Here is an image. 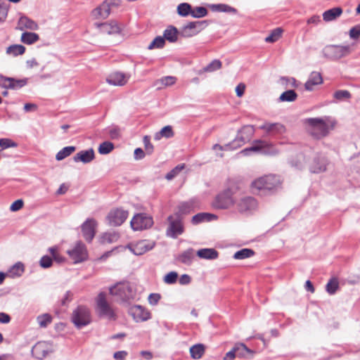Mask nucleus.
I'll return each mask as SVG.
<instances>
[{
  "mask_svg": "<svg viewBox=\"0 0 360 360\" xmlns=\"http://www.w3.org/2000/svg\"><path fill=\"white\" fill-rule=\"evenodd\" d=\"M337 123L335 118L331 116L309 117L303 120L307 133L317 140L328 136L335 129Z\"/></svg>",
  "mask_w": 360,
  "mask_h": 360,
  "instance_id": "obj_1",
  "label": "nucleus"
},
{
  "mask_svg": "<svg viewBox=\"0 0 360 360\" xmlns=\"http://www.w3.org/2000/svg\"><path fill=\"white\" fill-rule=\"evenodd\" d=\"M280 178L276 175H265L254 180L251 184L253 192L266 195L275 191L280 186Z\"/></svg>",
  "mask_w": 360,
  "mask_h": 360,
  "instance_id": "obj_2",
  "label": "nucleus"
},
{
  "mask_svg": "<svg viewBox=\"0 0 360 360\" xmlns=\"http://www.w3.org/2000/svg\"><path fill=\"white\" fill-rule=\"evenodd\" d=\"M110 293L123 302H129L136 298V290L129 282L118 283L110 288Z\"/></svg>",
  "mask_w": 360,
  "mask_h": 360,
  "instance_id": "obj_3",
  "label": "nucleus"
},
{
  "mask_svg": "<svg viewBox=\"0 0 360 360\" xmlns=\"http://www.w3.org/2000/svg\"><path fill=\"white\" fill-rule=\"evenodd\" d=\"M252 152H262L266 155H276L278 153V150L275 146L270 142L264 140H255L252 143V146L249 148H246L238 154L244 156L249 155Z\"/></svg>",
  "mask_w": 360,
  "mask_h": 360,
  "instance_id": "obj_4",
  "label": "nucleus"
},
{
  "mask_svg": "<svg viewBox=\"0 0 360 360\" xmlns=\"http://www.w3.org/2000/svg\"><path fill=\"white\" fill-rule=\"evenodd\" d=\"M96 311L100 317L106 318L110 320L115 319L116 315L113 308L106 300V294L100 292L96 299Z\"/></svg>",
  "mask_w": 360,
  "mask_h": 360,
  "instance_id": "obj_5",
  "label": "nucleus"
},
{
  "mask_svg": "<svg viewBox=\"0 0 360 360\" xmlns=\"http://www.w3.org/2000/svg\"><path fill=\"white\" fill-rule=\"evenodd\" d=\"M71 319L75 326L81 328L90 323V311L88 308L79 306L72 311Z\"/></svg>",
  "mask_w": 360,
  "mask_h": 360,
  "instance_id": "obj_6",
  "label": "nucleus"
},
{
  "mask_svg": "<svg viewBox=\"0 0 360 360\" xmlns=\"http://www.w3.org/2000/svg\"><path fill=\"white\" fill-rule=\"evenodd\" d=\"M255 127L252 125H245L237 132L236 139L233 141V148H238L248 142L255 134Z\"/></svg>",
  "mask_w": 360,
  "mask_h": 360,
  "instance_id": "obj_7",
  "label": "nucleus"
},
{
  "mask_svg": "<svg viewBox=\"0 0 360 360\" xmlns=\"http://www.w3.org/2000/svg\"><path fill=\"white\" fill-rule=\"evenodd\" d=\"M349 53L348 46L329 45L323 49L324 56L330 60H338Z\"/></svg>",
  "mask_w": 360,
  "mask_h": 360,
  "instance_id": "obj_8",
  "label": "nucleus"
},
{
  "mask_svg": "<svg viewBox=\"0 0 360 360\" xmlns=\"http://www.w3.org/2000/svg\"><path fill=\"white\" fill-rule=\"evenodd\" d=\"M207 25V20L191 22L182 27L179 30V35L186 38L193 37L206 27Z\"/></svg>",
  "mask_w": 360,
  "mask_h": 360,
  "instance_id": "obj_9",
  "label": "nucleus"
},
{
  "mask_svg": "<svg viewBox=\"0 0 360 360\" xmlns=\"http://www.w3.org/2000/svg\"><path fill=\"white\" fill-rule=\"evenodd\" d=\"M130 224L134 231H140L150 228L153 224V219L147 214H136L131 220Z\"/></svg>",
  "mask_w": 360,
  "mask_h": 360,
  "instance_id": "obj_10",
  "label": "nucleus"
},
{
  "mask_svg": "<svg viewBox=\"0 0 360 360\" xmlns=\"http://www.w3.org/2000/svg\"><path fill=\"white\" fill-rule=\"evenodd\" d=\"M119 0H105L92 11V15L96 19H105L110 13L112 6H118Z\"/></svg>",
  "mask_w": 360,
  "mask_h": 360,
  "instance_id": "obj_11",
  "label": "nucleus"
},
{
  "mask_svg": "<svg viewBox=\"0 0 360 360\" xmlns=\"http://www.w3.org/2000/svg\"><path fill=\"white\" fill-rule=\"evenodd\" d=\"M169 226L167 229V236L173 238H177L184 232V226L181 217L179 214L168 217Z\"/></svg>",
  "mask_w": 360,
  "mask_h": 360,
  "instance_id": "obj_12",
  "label": "nucleus"
},
{
  "mask_svg": "<svg viewBox=\"0 0 360 360\" xmlns=\"http://www.w3.org/2000/svg\"><path fill=\"white\" fill-rule=\"evenodd\" d=\"M67 253L75 264L82 262L88 258L86 246L81 241L77 242L75 247L68 250Z\"/></svg>",
  "mask_w": 360,
  "mask_h": 360,
  "instance_id": "obj_13",
  "label": "nucleus"
},
{
  "mask_svg": "<svg viewBox=\"0 0 360 360\" xmlns=\"http://www.w3.org/2000/svg\"><path fill=\"white\" fill-rule=\"evenodd\" d=\"M54 352V346L52 342L40 341L34 345L32 349V353L38 359H43L46 356Z\"/></svg>",
  "mask_w": 360,
  "mask_h": 360,
  "instance_id": "obj_14",
  "label": "nucleus"
},
{
  "mask_svg": "<svg viewBox=\"0 0 360 360\" xmlns=\"http://www.w3.org/2000/svg\"><path fill=\"white\" fill-rule=\"evenodd\" d=\"M232 192L227 189L219 194L212 202V205L217 209H227L233 204Z\"/></svg>",
  "mask_w": 360,
  "mask_h": 360,
  "instance_id": "obj_15",
  "label": "nucleus"
},
{
  "mask_svg": "<svg viewBox=\"0 0 360 360\" xmlns=\"http://www.w3.org/2000/svg\"><path fill=\"white\" fill-rule=\"evenodd\" d=\"M127 211L117 208L111 210L107 216L108 223L111 226H120L128 217Z\"/></svg>",
  "mask_w": 360,
  "mask_h": 360,
  "instance_id": "obj_16",
  "label": "nucleus"
},
{
  "mask_svg": "<svg viewBox=\"0 0 360 360\" xmlns=\"http://www.w3.org/2000/svg\"><path fill=\"white\" fill-rule=\"evenodd\" d=\"M27 78L15 79L0 75V88L6 89L15 88L20 89L25 86L27 84Z\"/></svg>",
  "mask_w": 360,
  "mask_h": 360,
  "instance_id": "obj_17",
  "label": "nucleus"
},
{
  "mask_svg": "<svg viewBox=\"0 0 360 360\" xmlns=\"http://www.w3.org/2000/svg\"><path fill=\"white\" fill-rule=\"evenodd\" d=\"M155 242L147 240H139L135 243H131L128 248L136 255H142L155 247Z\"/></svg>",
  "mask_w": 360,
  "mask_h": 360,
  "instance_id": "obj_18",
  "label": "nucleus"
},
{
  "mask_svg": "<svg viewBox=\"0 0 360 360\" xmlns=\"http://www.w3.org/2000/svg\"><path fill=\"white\" fill-rule=\"evenodd\" d=\"M129 313L136 322H143L150 319V313L141 305L131 307Z\"/></svg>",
  "mask_w": 360,
  "mask_h": 360,
  "instance_id": "obj_19",
  "label": "nucleus"
},
{
  "mask_svg": "<svg viewBox=\"0 0 360 360\" xmlns=\"http://www.w3.org/2000/svg\"><path fill=\"white\" fill-rule=\"evenodd\" d=\"M97 223L94 219H86L82 225V231L84 238L91 242L95 236Z\"/></svg>",
  "mask_w": 360,
  "mask_h": 360,
  "instance_id": "obj_20",
  "label": "nucleus"
},
{
  "mask_svg": "<svg viewBox=\"0 0 360 360\" xmlns=\"http://www.w3.org/2000/svg\"><path fill=\"white\" fill-rule=\"evenodd\" d=\"M259 128L264 130L266 136L283 134L285 131V126L281 123L265 122Z\"/></svg>",
  "mask_w": 360,
  "mask_h": 360,
  "instance_id": "obj_21",
  "label": "nucleus"
},
{
  "mask_svg": "<svg viewBox=\"0 0 360 360\" xmlns=\"http://www.w3.org/2000/svg\"><path fill=\"white\" fill-rule=\"evenodd\" d=\"M257 207V200L250 196L243 197L237 203V207L240 212H247L255 210Z\"/></svg>",
  "mask_w": 360,
  "mask_h": 360,
  "instance_id": "obj_22",
  "label": "nucleus"
},
{
  "mask_svg": "<svg viewBox=\"0 0 360 360\" xmlns=\"http://www.w3.org/2000/svg\"><path fill=\"white\" fill-rule=\"evenodd\" d=\"M328 160L324 155H317L314 158L311 165L310 170L313 173L323 172L326 170Z\"/></svg>",
  "mask_w": 360,
  "mask_h": 360,
  "instance_id": "obj_23",
  "label": "nucleus"
},
{
  "mask_svg": "<svg viewBox=\"0 0 360 360\" xmlns=\"http://www.w3.org/2000/svg\"><path fill=\"white\" fill-rule=\"evenodd\" d=\"M129 79V75L120 72H115L108 77L106 81L108 83L114 86H121L124 85L128 82Z\"/></svg>",
  "mask_w": 360,
  "mask_h": 360,
  "instance_id": "obj_24",
  "label": "nucleus"
},
{
  "mask_svg": "<svg viewBox=\"0 0 360 360\" xmlns=\"http://www.w3.org/2000/svg\"><path fill=\"white\" fill-rule=\"evenodd\" d=\"M95 158L94 150L92 148L78 152L74 157L75 162H82L84 164L91 162Z\"/></svg>",
  "mask_w": 360,
  "mask_h": 360,
  "instance_id": "obj_25",
  "label": "nucleus"
},
{
  "mask_svg": "<svg viewBox=\"0 0 360 360\" xmlns=\"http://www.w3.org/2000/svg\"><path fill=\"white\" fill-rule=\"evenodd\" d=\"M18 28L20 30L25 29L37 30L39 28L37 23L27 16H21L18 20Z\"/></svg>",
  "mask_w": 360,
  "mask_h": 360,
  "instance_id": "obj_26",
  "label": "nucleus"
},
{
  "mask_svg": "<svg viewBox=\"0 0 360 360\" xmlns=\"http://www.w3.org/2000/svg\"><path fill=\"white\" fill-rule=\"evenodd\" d=\"M98 26L103 34H114L120 32V28L115 21L101 23Z\"/></svg>",
  "mask_w": 360,
  "mask_h": 360,
  "instance_id": "obj_27",
  "label": "nucleus"
},
{
  "mask_svg": "<svg viewBox=\"0 0 360 360\" xmlns=\"http://www.w3.org/2000/svg\"><path fill=\"white\" fill-rule=\"evenodd\" d=\"M196 255L200 259L213 260L219 257V252L214 248H202L196 252Z\"/></svg>",
  "mask_w": 360,
  "mask_h": 360,
  "instance_id": "obj_28",
  "label": "nucleus"
},
{
  "mask_svg": "<svg viewBox=\"0 0 360 360\" xmlns=\"http://www.w3.org/2000/svg\"><path fill=\"white\" fill-rule=\"evenodd\" d=\"M342 13V9L340 7H335L326 11L323 13V19L326 22H330L338 18Z\"/></svg>",
  "mask_w": 360,
  "mask_h": 360,
  "instance_id": "obj_29",
  "label": "nucleus"
},
{
  "mask_svg": "<svg viewBox=\"0 0 360 360\" xmlns=\"http://www.w3.org/2000/svg\"><path fill=\"white\" fill-rule=\"evenodd\" d=\"M178 34L179 31L174 26L170 25L164 31L162 37L165 40L174 43L177 41Z\"/></svg>",
  "mask_w": 360,
  "mask_h": 360,
  "instance_id": "obj_30",
  "label": "nucleus"
},
{
  "mask_svg": "<svg viewBox=\"0 0 360 360\" xmlns=\"http://www.w3.org/2000/svg\"><path fill=\"white\" fill-rule=\"evenodd\" d=\"M195 257L194 250L193 248H188L180 254L177 260L182 264L190 265Z\"/></svg>",
  "mask_w": 360,
  "mask_h": 360,
  "instance_id": "obj_31",
  "label": "nucleus"
},
{
  "mask_svg": "<svg viewBox=\"0 0 360 360\" xmlns=\"http://www.w3.org/2000/svg\"><path fill=\"white\" fill-rule=\"evenodd\" d=\"M222 66L221 62L218 59H214L209 64H207L205 67L199 70L198 72V75H202L205 72H214L219 69H221Z\"/></svg>",
  "mask_w": 360,
  "mask_h": 360,
  "instance_id": "obj_32",
  "label": "nucleus"
},
{
  "mask_svg": "<svg viewBox=\"0 0 360 360\" xmlns=\"http://www.w3.org/2000/svg\"><path fill=\"white\" fill-rule=\"evenodd\" d=\"M323 82L322 77L319 72H313L311 73L309 79L305 83L306 90H311L314 85L320 84Z\"/></svg>",
  "mask_w": 360,
  "mask_h": 360,
  "instance_id": "obj_33",
  "label": "nucleus"
},
{
  "mask_svg": "<svg viewBox=\"0 0 360 360\" xmlns=\"http://www.w3.org/2000/svg\"><path fill=\"white\" fill-rule=\"evenodd\" d=\"M208 6L214 12L237 13L236 8L224 4H210Z\"/></svg>",
  "mask_w": 360,
  "mask_h": 360,
  "instance_id": "obj_34",
  "label": "nucleus"
},
{
  "mask_svg": "<svg viewBox=\"0 0 360 360\" xmlns=\"http://www.w3.org/2000/svg\"><path fill=\"white\" fill-rule=\"evenodd\" d=\"M25 271V267L22 263L17 262L13 265L7 273V276L15 278L20 276Z\"/></svg>",
  "mask_w": 360,
  "mask_h": 360,
  "instance_id": "obj_35",
  "label": "nucleus"
},
{
  "mask_svg": "<svg viewBox=\"0 0 360 360\" xmlns=\"http://www.w3.org/2000/svg\"><path fill=\"white\" fill-rule=\"evenodd\" d=\"M39 39L38 34L34 32H25L22 34L20 40L26 44H32Z\"/></svg>",
  "mask_w": 360,
  "mask_h": 360,
  "instance_id": "obj_36",
  "label": "nucleus"
},
{
  "mask_svg": "<svg viewBox=\"0 0 360 360\" xmlns=\"http://www.w3.org/2000/svg\"><path fill=\"white\" fill-rule=\"evenodd\" d=\"M191 356L194 359H199L205 353V346L202 344H197L190 348Z\"/></svg>",
  "mask_w": 360,
  "mask_h": 360,
  "instance_id": "obj_37",
  "label": "nucleus"
},
{
  "mask_svg": "<svg viewBox=\"0 0 360 360\" xmlns=\"http://www.w3.org/2000/svg\"><path fill=\"white\" fill-rule=\"evenodd\" d=\"M25 51V47L20 44H13L6 49V53L12 56L22 55Z\"/></svg>",
  "mask_w": 360,
  "mask_h": 360,
  "instance_id": "obj_38",
  "label": "nucleus"
},
{
  "mask_svg": "<svg viewBox=\"0 0 360 360\" xmlns=\"http://www.w3.org/2000/svg\"><path fill=\"white\" fill-rule=\"evenodd\" d=\"M236 345L239 349V350H237V357L238 358L247 359L249 355L252 356L254 354V352L248 348L243 343H236Z\"/></svg>",
  "mask_w": 360,
  "mask_h": 360,
  "instance_id": "obj_39",
  "label": "nucleus"
},
{
  "mask_svg": "<svg viewBox=\"0 0 360 360\" xmlns=\"http://www.w3.org/2000/svg\"><path fill=\"white\" fill-rule=\"evenodd\" d=\"M174 136V131L172 130V127L169 125L164 127L159 132L155 134V139L160 140L162 137H165L167 139L171 138Z\"/></svg>",
  "mask_w": 360,
  "mask_h": 360,
  "instance_id": "obj_40",
  "label": "nucleus"
},
{
  "mask_svg": "<svg viewBox=\"0 0 360 360\" xmlns=\"http://www.w3.org/2000/svg\"><path fill=\"white\" fill-rule=\"evenodd\" d=\"M76 150L75 146H66L61 149L56 155V159L60 161L65 158L70 156Z\"/></svg>",
  "mask_w": 360,
  "mask_h": 360,
  "instance_id": "obj_41",
  "label": "nucleus"
},
{
  "mask_svg": "<svg viewBox=\"0 0 360 360\" xmlns=\"http://www.w3.org/2000/svg\"><path fill=\"white\" fill-rule=\"evenodd\" d=\"M254 255L255 252L252 249L243 248L235 252L233 255V258L236 259H244L246 258H250Z\"/></svg>",
  "mask_w": 360,
  "mask_h": 360,
  "instance_id": "obj_42",
  "label": "nucleus"
},
{
  "mask_svg": "<svg viewBox=\"0 0 360 360\" xmlns=\"http://www.w3.org/2000/svg\"><path fill=\"white\" fill-rule=\"evenodd\" d=\"M177 13L181 17L191 15L192 6L188 3H181L176 8Z\"/></svg>",
  "mask_w": 360,
  "mask_h": 360,
  "instance_id": "obj_43",
  "label": "nucleus"
},
{
  "mask_svg": "<svg viewBox=\"0 0 360 360\" xmlns=\"http://www.w3.org/2000/svg\"><path fill=\"white\" fill-rule=\"evenodd\" d=\"M214 215L208 213H198L192 217L191 222L198 224L205 221H210Z\"/></svg>",
  "mask_w": 360,
  "mask_h": 360,
  "instance_id": "obj_44",
  "label": "nucleus"
},
{
  "mask_svg": "<svg viewBox=\"0 0 360 360\" xmlns=\"http://www.w3.org/2000/svg\"><path fill=\"white\" fill-rule=\"evenodd\" d=\"M52 316L49 314L39 315L37 318V321L41 328H46L52 322Z\"/></svg>",
  "mask_w": 360,
  "mask_h": 360,
  "instance_id": "obj_45",
  "label": "nucleus"
},
{
  "mask_svg": "<svg viewBox=\"0 0 360 360\" xmlns=\"http://www.w3.org/2000/svg\"><path fill=\"white\" fill-rule=\"evenodd\" d=\"M165 44V40L163 37L158 36L156 37L148 45V49L149 50L155 49H162L164 47Z\"/></svg>",
  "mask_w": 360,
  "mask_h": 360,
  "instance_id": "obj_46",
  "label": "nucleus"
},
{
  "mask_svg": "<svg viewBox=\"0 0 360 360\" xmlns=\"http://www.w3.org/2000/svg\"><path fill=\"white\" fill-rule=\"evenodd\" d=\"M338 288L339 282L338 278H332L326 284V290L330 295H333L335 293Z\"/></svg>",
  "mask_w": 360,
  "mask_h": 360,
  "instance_id": "obj_47",
  "label": "nucleus"
},
{
  "mask_svg": "<svg viewBox=\"0 0 360 360\" xmlns=\"http://www.w3.org/2000/svg\"><path fill=\"white\" fill-rule=\"evenodd\" d=\"M114 149V144L110 141H105L100 144L98 153L101 155H107Z\"/></svg>",
  "mask_w": 360,
  "mask_h": 360,
  "instance_id": "obj_48",
  "label": "nucleus"
},
{
  "mask_svg": "<svg viewBox=\"0 0 360 360\" xmlns=\"http://www.w3.org/2000/svg\"><path fill=\"white\" fill-rule=\"evenodd\" d=\"M208 12L206 8L202 6H197L192 8L191 16L195 18H200L206 16Z\"/></svg>",
  "mask_w": 360,
  "mask_h": 360,
  "instance_id": "obj_49",
  "label": "nucleus"
},
{
  "mask_svg": "<svg viewBox=\"0 0 360 360\" xmlns=\"http://www.w3.org/2000/svg\"><path fill=\"white\" fill-rule=\"evenodd\" d=\"M281 34L282 30L279 27L276 28L265 38V41L268 43L275 42L281 37Z\"/></svg>",
  "mask_w": 360,
  "mask_h": 360,
  "instance_id": "obj_50",
  "label": "nucleus"
},
{
  "mask_svg": "<svg viewBox=\"0 0 360 360\" xmlns=\"http://www.w3.org/2000/svg\"><path fill=\"white\" fill-rule=\"evenodd\" d=\"M17 146L18 143L11 139H0V150H3L8 148H16Z\"/></svg>",
  "mask_w": 360,
  "mask_h": 360,
  "instance_id": "obj_51",
  "label": "nucleus"
},
{
  "mask_svg": "<svg viewBox=\"0 0 360 360\" xmlns=\"http://www.w3.org/2000/svg\"><path fill=\"white\" fill-rule=\"evenodd\" d=\"M297 97V95L295 91H283L279 97V101L281 102H292L294 101Z\"/></svg>",
  "mask_w": 360,
  "mask_h": 360,
  "instance_id": "obj_52",
  "label": "nucleus"
},
{
  "mask_svg": "<svg viewBox=\"0 0 360 360\" xmlns=\"http://www.w3.org/2000/svg\"><path fill=\"white\" fill-rule=\"evenodd\" d=\"M118 234L116 233H105L103 235L102 243H112L118 239Z\"/></svg>",
  "mask_w": 360,
  "mask_h": 360,
  "instance_id": "obj_53",
  "label": "nucleus"
},
{
  "mask_svg": "<svg viewBox=\"0 0 360 360\" xmlns=\"http://www.w3.org/2000/svg\"><path fill=\"white\" fill-rule=\"evenodd\" d=\"M192 205V203L190 202L181 203L179 207V213L176 214H179L181 217V215L189 213L191 211Z\"/></svg>",
  "mask_w": 360,
  "mask_h": 360,
  "instance_id": "obj_54",
  "label": "nucleus"
},
{
  "mask_svg": "<svg viewBox=\"0 0 360 360\" xmlns=\"http://www.w3.org/2000/svg\"><path fill=\"white\" fill-rule=\"evenodd\" d=\"M280 81L283 84L285 85V88H297V82L295 79L291 77H281Z\"/></svg>",
  "mask_w": 360,
  "mask_h": 360,
  "instance_id": "obj_55",
  "label": "nucleus"
},
{
  "mask_svg": "<svg viewBox=\"0 0 360 360\" xmlns=\"http://www.w3.org/2000/svg\"><path fill=\"white\" fill-rule=\"evenodd\" d=\"M333 97L338 101H343L348 100L351 97V94L349 91H335Z\"/></svg>",
  "mask_w": 360,
  "mask_h": 360,
  "instance_id": "obj_56",
  "label": "nucleus"
},
{
  "mask_svg": "<svg viewBox=\"0 0 360 360\" xmlns=\"http://www.w3.org/2000/svg\"><path fill=\"white\" fill-rule=\"evenodd\" d=\"M184 168V165H179L176 167H174L172 170L168 172L165 178L167 180H172Z\"/></svg>",
  "mask_w": 360,
  "mask_h": 360,
  "instance_id": "obj_57",
  "label": "nucleus"
},
{
  "mask_svg": "<svg viewBox=\"0 0 360 360\" xmlns=\"http://www.w3.org/2000/svg\"><path fill=\"white\" fill-rule=\"evenodd\" d=\"M178 278V274L175 271L168 273L164 277V282L167 284L175 283Z\"/></svg>",
  "mask_w": 360,
  "mask_h": 360,
  "instance_id": "obj_58",
  "label": "nucleus"
},
{
  "mask_svg": "<svg viewBox=\"0 0 360 360\" xmlns=\"http://www.w3.org/2000/svg\"><path fill=\"white\" fill-rule=\"evenodd\" d=\"M176 81V77L172 76H167L161 78L160 82L162 84V87L170 86L174 84Z\"/></svg>",
  "mask_w": 360,
  "mask_h": 360,
  "instance_id": "obj_59",
  "label": "nucleus"
},
{
  "mask_svg": "<svg viewBox=\"0 0 360 360\" xmlns=\"http://www.w3.org/2000/svg\"><path fill=\"white\" fill-rule=\"evenodd\" d=\"M52 264H53L52 258L47 255L43 256L39 261V264H40L41 267H42L44 269L51 267Z\"/></svg>",
  "mask_w": 360,
  "mask_h": 360,
  "instance_id": "obj_60",
  "label": "nucleus"
},
{
  "mask_svg": "<svg viewBox=\"0 0 360 360\" xmlns=\"http://www.w3.org/2000/svg\"><path fill=\"white\" fill-rule=\"evenodd\" d=\"M143 143L145 146L146 153L148 155L152 154L153 152V146L150 143V137L148 136H145L143 137Z\"/></svg>",
  "mask_w": 360,
  "mask_h": 360,
  "instance_id": "obj_61",
  "label": "nucleus"
},
{
  "mask_svg": "<svg viewBox=\"0 0 360 360\" xmlns=\"http://www.w3.org/2000/svg\"><path fill=\"white\" fill-rule=\"evenodd\" d=\"M8 6L6 3L0 4V22H3L7 17Z\"/></svg>",
  "mask_w": 360,
  "mask_h": 360,
  "instance_id": "obj_62",
  "label": "nucleus"
},
{
  "mask_svg": "<svg viewBox=\"0 0 360 360\" xmlns=\"http://www.w3.org/2000/svg\"><path fill=\"white\" fill-rule=\"evenodd\" d=\"M233 141H231V143H228V144H226L224 146H221L219 144H214L213 146H212V149L214 150H235L236 148H233Z\"/></svg>",
  "mask_w": 360,
  "mask_h": 360,
  "instance_id": "obj_63",
  "label": "nucleus"
},
{
  "mask_svg": "<svg viewBox=\"0 0 360 360\" xmlns=\"http://www.w3.org/2000/svg\"><path fill=\"white\" fill-rule=\"evenodd\" d=\"M109 136L112 139H117L120 136V129L117 127H112L109 129Z\"/></svg>",
  "mask_w": 360,
  "mask_h": 360,
  "instance_id": "obj_64",
  "label": "nucleus"
}]
</instances>
